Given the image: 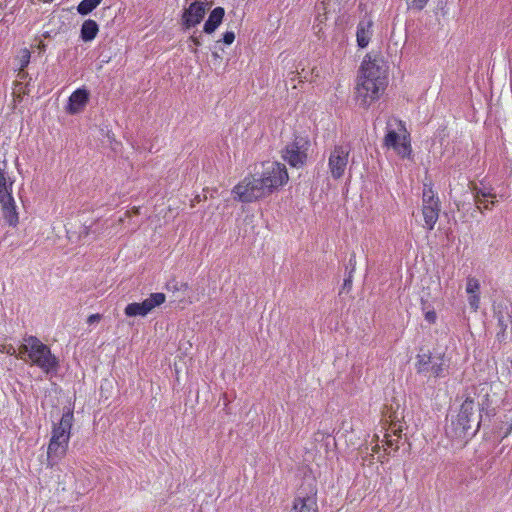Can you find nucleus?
I'll return each mask as SVG.
<instances>
[{
	"mask_svg": "<svg viewBox=\"0 0 512 512\" xmlns=\"http://www.w3.org/2000/svg\"><path fill=\"white\" fill-rule=\"evenodd\" d=\"M235 40V34L234 32L232 31H227L223 34V38H222V41L226 44V45H230L234 42Z\"/></svg>",
	"mask_w": 512,
	"mask_h": 512,
	"instance_id": "30",
	"label": "nucleus"
},
{
	"mask_svg": "<svg viewBox=\"0 0 512 512\" xmlns=\"http://www.w3.org/2000/svg\"><path fill=\"white\" fill-rule=\"evenodd\" d=\"M308 486V491H305L304 487L299 489L294 499L292 512H318L317 489L312 484Z\"/></svg>",
	"mask_w": 512,
	"mask_h": 512,
	"instance_id": "14",
	"label": "nucleus"
},
{
	"mask_svg": "<svg viewBox=\"0 0 512 512\" xmlns=\"http://www.w3.org/2000/svg\"><path fill=\"white\" fill-rule=\"evenodd\" d=\"M99 31L98 24L92 19L85 20L81 26L80 37L84 42L92 41Z\"/></svg>",
	"mask_w": 512,
	"mask_h": 512,
	"instance_id": "21",
	"label": "nucleus"
},
{
	"mask_svg": "<svg viewBox=\"0 0 512 512\" xmlns=\"http://www.w3.org/2000/svg\"><path fill=\"white\" fill-rule=\"evenodd\" d=\"M437 315L434 310L427 311L425 313V320L429 322L430 324H434L436 322Z\"/></svg>",
	"mask_w": 512,
	"mask_h": 512,
	"instance_id": "33",
	"label": "nucleus"
},
{
	"mask_svg": "<svg viewBox=\"0 0 512 512\" xmlns=\"http://www.w3.org/2000/svg\"><path fill=\"white\" fill-rule=\"evenodd\" d=\"M352 277H353V273H352V271H349L347 277L344 279V283H343V287H342L343 290L349 291L351 289Z\"/></svg>",
	"mask_w": 512,
	"mask_h": 512,
	"instance_id": "32",
	"label": "nucleus"
},
{
	"mask_svg": "<svg viewBox=\"0 0 512 512\" xmlns=\"http://www.w3.org/2000/svg\"><path fill=\"white\" fill-rule=\"evenodd\" d=\"M18 77L20 79H24L26 77V73L24 72V70H20L19 73H18Z\"/></svg>",
	"mask_w": 512,
	"mask_h": 512,
	"instance_id": "39",
	"label": "nucleus"
},
{
	"mask_svg": "<svg viewBox=\"0 0 512 512\" xmlns=\"http://www.w3.org/2000/svg\"><path fill=\"white\" fill-rule=\"evenodd\" d=\"M468 302L470 307L476 311L479 308L480 297L479 294L469 295Z\"/></svg>",
	"mask_w": 512,
	"mask_h": 512,
	"instance_id": "29",
	"label": "nucleus"
},
{
	"mask_svg": "<svg viewBox=\"0 0 512 512\" xmlns=\"http://www.w3.org/2000/svg\"><path fill=\"white\" fill-rule=\"evenodd\" d=\"M416 370L420 374H430L442 377L445 370L444 358L441 354L432 355L430 352L417 355Z\"/></svg>",
	"mask_w": 512,
	"mask_h": 512,
	"instance_id": "11",
	"label": "nucleus"
},
{
	"mask_svg": "<svg viewBox=\"0 0 512 512\" xmlns=\"http://www.w3.org/2000/svg\"><path fill=\"white\" fill-rule=\"evenodd\" d=\"M480 284L475 278H468L466 291L469 295L479 294Z\"/></svg>",
	"mask_w": 512,
	"mask_h": 512,
	"instance_id": "25",
	"label": "nucleus"
},
{
	"mask_svg": "<svg viewBox=\"0 0 512 512\" xmlns=\"http://www.w3.org/2000/svg\"><path fill=\"white\" fill-rule=\"evenodd\" d=\"M472 193H473L474 201L477 205V209H481L480 204L483 202V198H490V199L496 198V194L492 192V189L487 188V187H478V186L474 185L472 187Z\"/></svg>",
	"mask_w": 512,
	"mask_h": 512,
	"instance_id": "22",
	"label": "nucleus"
},
{
	"mask_svg": "<svg viewBox=\"0 0 512 512\" xmlns=\"http://www.w3.org/2000/svg\"><path fill=\"white\" fill-rule=\"evenodd\" d=\"M489 198H483V202L480 204L481 209H479L482 212V209L485 210H491L492 207L495 205L496 201L494 199L488 200Z\"/></svg>",
	"mask_w": 512,
	"mask_h": 512,
	"instance_id": "31",
	"label": "nucleus"
},
{
	"mask_svg": "<svg viewBox=\"0 0 512 512\" xmlns=\"http://www.w3.org/2000/svg\"><path fill=\"white\" fill-rule=\"evenodd\" d=\"M422 202V214L425 227L431 231L434 229V226L439 218L440 201L432 188L426 184L424 185L423 189Z\"/></svg>",
	"mask_w": 512,
	"mask_h": 512,
	"instance_id": "9",
	"label": "nucleus"
},
{
	"mask_svg": "<svg viewBox=\"0 0 512 512\" xmlns=\"http://www.w3.org/2000/svg\"><path fill=\"white\" fill-rule=\"evenodd\" d=\"M234 199L242 203H251L270 195L261 178L246 176L232 190Z\"/></svg>",
	"mask_w": 512,
	"mask_h": 512,
	"instance_id": "6",
	"label": "nucleus"
},
{
	"mask_svg": "<svg viewBox=\"0 0 512 512\" xmlns=\"http://www.w3.org/2000/svg\"><path fill=\"white\" fill-rule=\"evenodd\" d=\"M166 300V296L164 293H152L147 299L143 302H133L128 304L125 307V314L129 317L136 316H146L150 313L155 307L160 306Z\"/></svg>",
	"mask_w": 512,
	"mask_h": 512,
	"instance_id": "12",
	"label": "nucleus"
},
{
	"mask_svg": "<svg viewBox=\"0 0 512 512\" xmlns=\"http://www.w3.org/2000/svg\"><path fill=\"white\" fill-rule=\"evenodd\" d=\"M91 233L93 234H96V233H99V230L97 228L93 229L92 230V226H86L84 225L82 227V230L80 231L79 233V238L80 239H85L87 238Z\"/></svg>",
	"mask_w": 512,
	"mask_h": 512,
	"instance_id": "28",
	"label": "nucleus"
},
{
	"mask_svg": "<svg viewBox=\"0 0 512 512\" xmlns=\"http://www.w3.org/2000/svg\"><path fill=\"white\" fill-rule=\"evenodd\" d=\"M30 62V52L27 49L22 51V55L20 56V70H24L28 66Z\"/></svg>",
	"mask_w": 512,
	"mask_h": 512,
	"instance_id": "27",
	"label": "nucleus"
},
{
	"mask_svg": "<svg viewBox=\"0 0 512 512\" xmlns=\"http://www.w3.org/2000/svg\"><path fill=\"white\" fill-rule=\"evenodd\" d=\"M17 357L37 366L46 375L56 374L59 368L58 358L51 352L50 347L36 336L24 338V343L18 348Z\"/></svg>",
	"mask_w": 512,
	"mask_h": 512,
	"instance_id": "1",
	"label": "nucleus"
},
{
	"mask_svg": "<svg viewBox=\"0 0 512 512\" xmlns=\"http://www.w3.org/2000/svg\"><path fill=\"white\" fill-rule=\"evenodd\" d=\"M349 150L344 146H336L330 153L328 166L333 179H340L348 164Z\"/></svg>",
	"mask_w": 512,
	"mask_h": 512,
	"instance_id": "15",
	"label": "nucleus"
},
{
	"mask_svg": "<svg viewBox=\"0 0 512 512\" xmlns=\"http://www.w3.org/2000/svg\"><path fill=\"white\" fill-rule=\"evenodd\" d=\"M191 41L193 42V44L195 46H200L201 45V42H200V39L198 37H195V36H191Z\"/></svg>",
	"mask_w": 512,
	"mask_h": 512,
	"instance_id": "37",
	"label": "nucleus"
},
{
	"mask_svg": "<svg viewBox=\"0 0 512 512\" xmlns=\"http://www.w3.org/2000/svg\"><path fill=\"white\" fill-rule=\"evenodd\" d=\"M7 162L0 163V205L2 215L8 225L15 227L19 222L16 203L12 196L14 179L6 171Z\"/></svg>",
	"mask_w": 512,
	"mask_h": 512,
	"instance_id": "4",
	"label": "nucleus"
},
{
	"mask_svg": "<svg viewBox=\"0 0 512 512\" xmlns=\"http://www.w3.org/2000/svg\"><path fill=\"white\" fill-rule=\"evenodd\" d=\"M373 35V21L370 17L365 15L357 25V44L360 48L368 46Z\"/></svg>",
	"mask_w": 512,
	"mask_h": 512,
	"instance_id": "17",
	"label": "nucleus"
},
{
	"mask_svg": "<svg viewBox=\"0 0 512 512\" xmlns=\"http://www.w3.org/2000/svg\"><path fill=\"white\" fill-rule=\"evenodd\" d=\"M262 167L259 178L262 179L270 194L287 183L289 176L284 164L268 161L263 163Z\"/></svg>",
	"mask_w": 512,
	"mask_h": 512,
	"instance_id": "7",
	"label": "nucleus"
},
{
	"mask_svg": "<svg viewBox=\"0 0 512 512\" xmlns=\"http://www.w3.org/2000/svg\"><path fill=\"white\" fill-rule=\"evenodd\" d=\"M386 129L383 145L392 148L403 158L408 157L411 153L410 135L404 122L397 118L389 119Z\"/></svg>",
	"mask_w": 512,
	"mask_h": 512,
	"instance_id": "5",
	"label": "nucleus"
},
{
	"mask_svg": "<svg viewBox=\"0 0 512 512\" xmlns=\"http://www.w3.org/2000/svg\"><path fill=\"white\" fill-rule=\"evenodd\" d=\"M310 142L307 137L295 136L293 141L286 145L282 151V158L295 168L303 167L307 161V152Z\"/></svg>",
	"mask_w": 512,
	"mask_h": 512,
	"instance_id": "8",
	"label": "nucleus"
},
{
	"mask_svg": "<svg viewBox=\"0 0 512 512\" xmlns=\"http://www.w3.org/2000/svg\"><path fill=\"white\" fill-rule=\"evenodd\" d=\"M192 52L196 53L197 52V49L196 48H193L191 49Z\"/></svg>",
	"mask_w": 512,
	"mask_h": 512,
	"instance_id": "41",
	"label": "nucleus"
},
{
	"mask_svg": "<svg viewBox=\"0 0 512 512\" xmlns=\"http://www.w3.org/2000/svg\"><path fill=\"white\" fill-rule=\"evenodd\" d=\"M348 264H349V267H350V271H352V273L355 271V268H356V259H355V254H352L349 261H348Z\"/></svg>",
	"mask_w": 512,
	"mask_h": 512,
	"instance_id": "35",
	"label": "nucleus"
},
{
	"mask_svg": "<svg viewBox=\"0 0 512 512\" xmlns=\"http://www.w3.org/2000/svg\"><path fill=\"white\" fill-rule=\"evenodd\" d=\"M474 409V400L467 397L461 404L456 418L446 427V434L453 439H463L465 437L474 436L481 422V420L476 421ZM479 419H481V416H479Z\"/></svg>",
	"mask_w": 512,
	"mask_h": 512,
	"instance_id": "3",
	"label": "nucleus"
},
{
	"mask_svg": "<svg viewBox=\"0 0 512 512\" xmlns=\"http://www.w3.org/2000/svg\"><path fill=\"white\" fill-rule=\"evenodd\" d=\"M101 319V316L99 314H92L88 317L87 322L89 324H93L95 322H98Z\"/></svg>",
	"mask_w": 512,
	"mask_h": 512,
	"instance_id": "36",
	"label": "nucleus"
},
{
	"mask_svg": "<svg viewBox=\"0 0 512 512\" xmlns=\"http://www.w3.org/2000/svg\"><path fill=\"white\" fill-rule=\"evenodd\" d=\"M103 0H82L77 6V12L80 15H88L91 13Z\"/></svg>",
	"mask_w": 512,
	"mask_h": 512,
	"instance_id": "23",
	"label": "nucleus"
},
{
	"mask_svg": "<svg viewBox=\"0 0 512 512\" xmlns=\"http://www.w3.org/2000/svg\"><path fill=\"white\" fill-rule=\"evenodd\" d=\"M73 418V412L67 410L62 414L59 423L54 425L47 448V467L53 468L66 455Z\"/></svg>",
	"mask_w": 512,
	"mask_h": 512,
	"instance_id": "2",
	"label": "nucleus"
},
{
	"mask_svg": "<svg viewBox=\"0 0 512 512\" xmlns=\"http://www.w3.org/2000/svg\"><path fill=\"white\" fill-rule=\"evenodd\" d=\"M188 288V284L185 282H178L175 279L170 280L166 283V289L171 292H176L180 290H186Z\"/></svg>",
	"mask_w": 512,
	"mask_h": 512,
	"instance_id": "24",
	"label": "nucleus"
},
{
	"mask_svg": "<svg viewBox=\"0 0 512 512\" xmlns=\"http://www.w3.org/2000/svg\"><path fill=\"white\" fill-rule=\"evenodd\" d=\"M89 100V93L85 89H77L69 97L67 112L70 114L80 113Z\"/></svg>",
	"mask_w": 512,
	"mask_h": 512,
	"instance_id": "19",
	"label": "nucleus"
},
{
	"mask_svg": "<svg viewBox=\"0 0 512 512\" xmlns=\"http://www.w3.org/2000/svg\"><path fill=\"white\" fill-rule=\"evenodd\" d=\"M224 15L225 10L223 7L214 8L204 24L203 31L207 34L213 33L222 23Z\"/></svg>",
	"mask_w": 512,
	"mask_h": 512,
	"instance_id": "20",
	"label": "nucleus"
},
{
	"mask_svg": "<svg viewBox=\"0 0 512 512\" xmlns=\"http://www.w3.org/2000/svg\"><path fill=\"white\" fill-rule=\"evenodd\" d=\"M386 85H380L363 75L359 76L356 86V99L363 107L369 106L373 101L379 98L380 93L384 91Z\"/></svg>",
	"mask_w": 512,
	"mask_h": 512,
	"instance_id": "10",
	"label": "nucleus"
},
{
	"mask_svg": "<svg viewBox=\"0 0 512 512\" xmlns=\"http://www.w3.org/2000/svg\"><path fill=\"white\" fill-rule=\"evenodd\" d=\"M206 14L205 4L203 2H192L183 13V25L189 29L199 24Z\"/></svg>",
	"mask_w": 512,
	"mask_h": 512,
	"instance_id": "16",
	"label": "nucleus"
},
{
	"mask_svg": "<svg viewBox=\"0 0 512 512\" xmlns=\"http://www.w3.org/2000/svg\"><path fill=\"white\" fill-rule=\"evenodd\" d=\"M494 314L497 318V326L499 328L496 337L499 341H503L506 339V330L508 325L512 323V315L508 311L507 307H503L502 305L495 307Z\"/></svg>",
	"mask_w": 512,
	"mask_h": 512,
	"instance_id": "18",
	"label": "nucleus"
},
{
	"mask_svg": "<svg viewBox=\"0 0 512 512\" xmlns=\"http://www.w3.org/2000/svg\"><path fill=\"white\" fill-rule=\"evenodd\" d=\"M428 0H406L408 9L413 11H421L427 4Z\"/></svg>",
	"mask_w": 512,
	"mask_h": 512,
	"instance_id": "26",
	"label": "nucleus"
},
{
	"mask_svg": "<svg viewBox=\"0 0 512 512\" xmlns=\"http://www.w3.org/2000/svg\"><path fill=\"white\" fill-rule=\"evenodd\" d=\"M373 452H378L379 451V445H375L372 449Z\"/></svg>",
	"mask_w": 512,
	"mask_h": 512,
	"instance_id": "40",
	"label": "nucleus"
},
{
	"mask_svg": "<svg viewBox=\"0 0 512 512\" xmlns=\"http://www.w3.org/2000/svg\"><path fill=\"white\" fill-rule=\"evenodd\" d=\"M7 353L10 354V355H15L16 357L18 356V354L16 355V349L14 347H10L7 350Z\"/></svg>",
	"mask_w": 512,
	"mask_h": 512,
	"instance_id": "38",
	"label": "nucleus"
},
{
	"mask_svg": "<svg viewBox=\"0 0 512 512\" xmlns=\"http://www.w3.org/2000/svg\"><path fill=\"white\" fill-rule=\"evenodd\" d=\"M385 438H386V445L390 448H393L394 451H397L399 449L398 445H397V440H392L390 438V435L386 434L385 435Z\"/></svg>",
	"mask_w": 512,
	"mask_h": 512,
	"instance_id": "34",
	"label": "nucleus"
},
{
	"mask_svg": "<svg viewBox=\"0 0 512 512\" xmlns=\"http://www.w3.org/2000/svg\"><path fill=\"white\" fill-rule=\"evenodd\" d=\"M360 73L367 78H372L380 85H387V69L379 59H371L370 55H366L361 64Z\"/></svg>",
	"mask_w": 512,
	"mask_h": 512,
	"instance_id": "13",
	"label": "nucleus"
}]
</instances>
